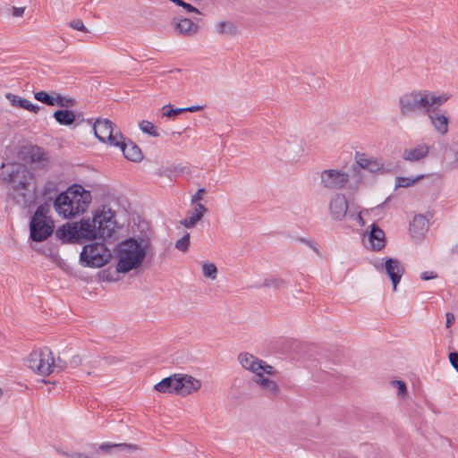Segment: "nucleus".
<instances>
[{
  "label": "nucleus",
  "instance_id": "obj_13",
  "mask_svg": "<svg viewBox=\"0 0 458 458\" xmlns=\"http://www.w3.org/2000/svg\"><path fill=\"white\" fill-rule=\"evenodd\" d=\"M441 106L442 105H435L427 114V116L434 130L441 135H445L448 132L449 118L445 114L439 112Z\"/></svg>",
  "mask_w": 458,
  "mask_h": 458
},
{
  "label": "nucleus",
  "instance_id": "obj_31",
  "mask_svg": "<svg viewBox=\"0 0 458 458\" xmlns=\"http://www.w3.org/2000/svg\"><path fill=\"white\" fill-rule=\"evenodd\" d=\"M55 93L56 92L48 94L46 91H38V92L34 93V98L36 100H38L45 105H47L50 106H55Z\"/></svg>",
  "mask_w": 458,
  "mask_h": 458
},
{
  "label": "nucleus",
  "instance_id": "obj_22",
  "mask_svg": "<svg viewBox=\"0 0 458 458\" xmlns=\"http://www.w3.org/2000/svg\"><path fill=\"white\" fill-rule=\"evenodd\" d=\"M114 147L120 148L124 157L130 161L139 162L143 157L140 148L131 141L125 142L123 137L122 138V143Z\"/></svg>",
  "mask_w": 458,
  "mask_h": 458
},
{
  "label": "nucleus",
  "instance_id": "obj_8",
  "mask_svg": "<svg viewBox=\"0 0 458 458\" xmlns=\"http://www.w3.org/2000/svg\"><path fill=\"white\" fill-rule=\"evenodd\" d=\"M48 212L49 206L47 204L40 205L31 218L30 224V238L35 242L46 240L54 231L53 222L47 216Z\"/></svg>",
  "mask_w": 458,
  "mask_h": 458
},
{
  "label": "nucleus",
  "instance_id": "obj_2",
  "mask_svg": "<svg viewBox=\"0 0 458 458\" xmlns=\"http://www.w3.org/2000/svg\"><path fill=\"white\" fill-rule=\"evenodd\" d=\"M90 202V191L84 190L81 185H72L56 197L54 208L59 216L72 218L83 213Z\"/></svg>",
  "mask_w": 458,
  "mask_h": 458
},
{
  "label": "nucleus",
  "instance_id": "obj_21",
  "mask_svg": "<svg viewBox=\"0 0 458 458\" xmlns=\"http://www.w3.org/2000/svg\"><path fill=\"white\" fill-rule=\"evenodd\" d=\"M428 220L423 215H417L410 225V232L414 239L420 240L428 232Z\"/></svg>",
  "mask_w": 458,
  "mask_h": 458
},
{
  "label": "nucleus",
  "instance_id": "obj_14",
  "mask_svg": "<svg viewBox=\"0 0 458 458\" xmlns=\"http://www.w3.org/2000/svg\"><path fill=\"white\" fill-rule=\"evenodd\" d=\"M329 211L332 218L342 221L348 214V202L344 194H335L329 202Z\"/></svg>",
  "mask_w": 458,
  "mask_h": 458
},
{
  "label": "nucleus",
  "instance_id": "obj_40",
  "mask_svg": "<svg viewBox=\"0 0 458 458\" xmlns=\"http://www.w3.org/2000/svg\"><path fill=\"white\" fill-rule=\"evenodd\" d=\"M437 276V273L433 271H425L420 274V278L424 281L434 279Z\"/></svg>",
  "mask_w": 458,
  "mask_h": 458
},
{
  "label": "nucleus",
  "instance_id": "obj_27",
  "mask_svg": "<svg viewBox=\"0 0 458 458\" xmlns=\"http://www.w3.org/2000/svg\"><path fill=\"white\" fill-rule=\"evenodd\" d=\"M98 449L106 454H112L114 450L137 451L139 449V447L136 445H131V444L104 443L98 446Z\"/></svg>",
  "mask_w": 458,
  "mask_h": 458
},
{
  "label": "nucleus",
  "instance_id": "obj_19",
  "mask_svg": "<svg viewBox=\"0 0 458 458\" xmlns=\"http://www.w3.org/2000/svg\"><path fill=\"white\" fill-rule=\"evenodd\" d=\"M266 373H260L253 377V382L256 383L268 397H275L279 393V386L274 381L266 377Z\"/></svg>",
  "mask_w": 458,
  "mask_h": 458
},
{
  "label": "nucleus",
  "instance_id": "obj_1",
  "mask_svg": "<svg viewBox=\"0 0 458 458\" xmlns=\"http://www.w3.org/2000/svg\"><path fill=\"white\" fill-rule=\"evenodd\" d=\"M451 98L448 93L438 94L428 89H414L403 94L398 99L400 115L406 119L427 115L435 105H444Z\"/></svg>",
  "mask_w": 458,
  "mask_h": 458
},
{
  "label": "nucleus",
  "instance_id": "obj_16",
  "mask_svg": "<svg viewBox=\"0 0 458 458\" xmlns=\"http://www.w3.org/2000/svg\"><path fill=\"white\" fill-rule=\"evenodd\" d=\"M429 148V146L426 143L417 144L415 146L404 148L402 154V157L407 162H420L428 156Z\"/></svg>",
  "mask_w": 458,
  "mask_h": 458
},
{
  "label": "nucleus",
  "instance_id": "obj_36",
  "mask_svg": "<svg viewBox=\"0 0 458 458\" xmlns=\"http://www.w3.org/2000/svg\"><path fill=\"white\" fill-rule=\"evenodd\" d=\"M189 246H190V233H185L182 238H180L175 242V248L183 253L188 251Z\"/></svg>",
  "mask_w": 458,
  "mask_h": 458
},
{
  "label": "nucleus",
  "instance_id": "obj_20",
  "mask_svg": "<svg viewBox=\"0 0 458 458\" xmlns=\"http://www.w3.org/2000/svg\"><path fill=\"white\" fill-rule=\"evenodd\" d=\"M200 189H198L192 198V201L195 203V208L189 212V215L184 219L181 220L180 223L186 228L194 226L200 220Z\"/></svg>",
  "mask_w": 458,
  "mask_h": 458
},
{
  "label": "nucleus",
  "instance_id": "obj_15",
  "mask_svg": "<svg viewBox=\"0 0 458 458\" xmlns=\"http://www.w3.org/2000/svg\"><path fill=\"white\" fill-rule=\"evenodd\" d=\"M355 161L360 168L367 170L371 174H376L382 171L385 165L382 159L374 157H369L364 153H356Z\"/></svg>",
  "mask_w": 458,
  "mask_h": 458
},
{
  "label": "nucleus",
  "instance_id": "obj_30",
  "mask_svg": "<svg viewBox=\"0 0 458 458\" xmlns=\"http://www.w3.org/2000/svg\"><path fill=\"white\" fill-rule=\"evenodd\" d=\"M216 31L219 34L233 36L236 34L237 27L232 21H220L216 25Z\"/></svg>",
  "mask_w": 458,
  "mask_h": 458
},
{
  "label": "nucleus",
  "instance_id": "obj_35",
  "mask_svg": "<svg viewBox=\"0 0 458 458\" xmlns=\"http://www.w3.org/2000/svg\"><path fill=\"white\" fill-rule=\"evenodd\" d=\"M423 178V175H419L415 178L410 177H397L396 178V187L407 188L413 185L416 182Z\"/></svg>",
  "mask_w": 458,
  "mask_h": 458
},
{
  "label": "nucleus",
  "instance_id": "obj_17",
  "mask_svg": "<svg viewBox=\"0 0 458 458\" xmlns=\"http://www.w3.org/2000/svg\"><path fill=\"white\" fill-rule=\"evenodd\" d=\"M384 269L392 281L394 290H396V286L404 273L402 263L396 259L387 258L385 260Z\"/></svg>",
  "mask_w": 458,
  "mask_h": 458
},
{
  "label": "nucleus",
  "instance_id": "obj_39",
  "mask_svg": "<svg viewBox=\"0 0 458 458\" xmlns=\"http://www.w3.org/2000/svg\"><path fill=\"white\" fill-rule=\"evenodd\" d=\"M449 360L454 369L458 372V352H452L449 353Z\"/></svg>",
  "mask_w": 458,
  "mask_h": 458
},
{
  "label": "nucleus",
  "instance_id": "obj_25",
  "mask_svg": "<svg viewBox=\"0 0 458 458\" xmlns=\"http://www.w3.org/2000/svg\"><path fill=\"white\" fill-rule=\"evenodd\" d=\"M54 118L61 125H72L76 120V114L72 110L62 109L54 113Z\"/></svg>",
  "mask_w": 458,
  "mask_h": 458
},
{
  "label": "nucleus",
  "instance_id": "obj_43",
  "mask_svg": "<svg viewBox=\"0 0 458 458\" xmlns=\"http://www.w3.org/2000/svg\"><path fill=\"white\" fill-rule=\"evenodd\" d=\"M446 321H445V327L447 328L451 327L452 325L454 323L455 317L453 313L447 312L445 314Z\"/></svg>",
  "mask_w": 458,
  "mask_h": 458
},
{
  "label": "nucleus",
  "instance_id": "obj_32",
  "mask_svg": "<svg viewBox=\"0 0 458 458\" xmlns=\"http://www.w3.org/2000/svg\"><path fill=\"white\" fill-rule=\"evenodd\" d=\"M76 105V100L72 98L63 96L60 93H55V106L62 108L73 107Z\"/></svg>",
  "mask_w": 458,
  "mask_h": 458
},
{
  "label": "nucleus",
  "instance_id": "obj_47",
  "mask_svg": "<svg viewBox=\"0 0 458 458\" xmlns=\"http://www.w3.org/2000/svg\"><path fill=\"white\" fill-rule=\"evenodd\" d=\"M3 396V390L0 388V399L2 398Z\"/></svg>",
  "mask_w": 458,
  "mask_h": 458
},
{
  "label": "nucleus",
  "instance_id": "obj_24",
  "mask_svg": "<svg viewBox=\"0 0 458 458\" xmlns=\"http://www.w3.org/2000/svg\"><path fill=\"white\" fill-rule=\"evenodd\" d=\"M5 98L10 101L11 105L14 107H20L34 114H38L41 107L38 105L31 103L30 100L23 98L13 93H7Z\"/></svg>",
  "mask_w": 458,
  "mask_h": 458
},
{
  "label": "nucleus",
  "instance_id": "obj_48",
  "mask_svg": "<svg viewBox=\"0 0 458 458\" xmlns=\"http://www.w3.org/2000/svg\"><path fill=\"white\" fill-rule=\"evenodd\" d=\"M201 192H202V195H204V194H205L206 191H205V189H204V188H202Z\"/></svg>",
  "mask_w": 458,
  "mask_h": 458
},
{
  "label": "nucleus",
  "instance_id": "obj_12",
  "mask_svg": "<svg viewBox=\"0 0 458 458\" xmlns=\"http://www.w3.org/2000/svg\"><path fill=\"white\" fill-rule=\"evenodd\" d=\"M349 182V174L337 169H326L320 174L322 187L327 190L343 189Z\"/></svg>",
  "mask_w": 458,
  "mask_h": 458
},
{
  "label": "nucleus",
  "instance_id": "obj_11",
  "mask_svg": "<svg viewBox=\"0 0 458 458\" xmlns=\"http://www.w3.org/2000/svg\"><path fill=\"white\" fill-rule=\"evenodd\" d=\"M238 360L243 369L250 370L254 376H258L260 373H266L267 376H269L275 372L272 366L249 352L240 353Z\"/></svg>",
  "mask_w": 458,
  "mask_h": 458
},
{
  "label": "nucleus",
  "instance_id": "obj_45",
  "mask_svg": "<svg viewBox=\"0 0 458 458\" xmlns=\"http://www.w3.org/2000/svg\"><path fill=\"white\" fill-rule=\"evenodd\" d=\"M71 362L76 367L81 363V359L79 356H74Z\"/></svg>",
  "mask_w": 458,
  "mask_h": 458
},
{
  "label": "nucleus",
  "instance_id": "obj_33",
  "mask_svg": "<svg viewBox=\"0 0 458 458\" xmlns=\"http://www.w3.org/2000/svg\"><path fill=\"white\" fill-rule=\"evenodd\" d=\"M202 275L211 280H216L218 275V270L214 263L206 261L202 263Z\"/></svg>",
  "mask_w": 458,
  "mask_h": 458
},
{
  "label": "nucleus",
  "instance_id": "obj_5",
  "mask_svg": "<svg viewBox=\"0 0 458 458\" xmlns=\"http://www.w3.org/2000/svg\"><path fill=\"white\" fill-rule=\"evenodd\" d=\"M13 184V196L17 204L28 208L36 200V187L30 173L24 167H20L10 174Z\"/></svg>",
  "mask_w": 458,
  "mask_h": 458
},
{
  "label": "nucleus",
  "instance_id": "obj_34",
  "mask_svg": "<svg viewBox=\"0 0 458 458\" xmlns=\"http://www.w3.org/2000/svg\"><path fill=\"white\" fill-rule=\"evenodd\" d=\"M140 129L144 132L153 137H157L159 134L155 125L148 121H141L139 123Z\"/></svg>",
  "mask_w": 458,
  "mask_h": 458
},
{
  "label": "nucleus",
  "instance_id": "obj_9",
  "mask_svg": "<svg viewBox=\"0 0 458 458\" xmlns=\"http://www.w3.org/2000/svg\"><path fill=\"white\" fill-rule=\"evenodd\" d=\"M110 250L102 242H94L83 247L81 253V261L91 267H101L111 259Z\"/></svg>",
  "mask_w": 458,
  "mask_h": 458
},
{
  "label": "nucleus",
  "instance_id": "obj_4",
  "mask_svg": "<svg viewBox=\"0 0 458 458\" xmlns=\"http://www.w3.org/2000/svg\"><path fill=\"white\" fill-rule=\"evenodd\" d=\"M75 225L77 239L94 240L110 237L115 228L114 212L110 208H104L95 214L92 220H81L80 224H75Z\"/></svg>",
  "mask_w": 458,
  "mask_h": 458
},
{
  "label": "nucleus",
  "instance_id": "obj_7",
  "mask_svg": "<svg viewBox=\"0 0 458 458\" xmlns=\"http://www.w3.org/2000/svg\"><path fill=\"white\" fill-rule=\"evenodd\" d=\"M26 366L39 376H48L55 371L63 370L65 366L61 360H55L53 352L47 347L33 351L26 359Z\"/></svg>",
  "mask_w": 458,
  "mask_h": 458
},
{
  "label": "nucleus",
  "instance_id": "obj_26",
  "mask_svg": "<svg viewBox=\"0 0 458 458\" xmlns=\"http://www.w3.org/2000/svg\"><path fill=\"white\" fill-rule=\"evenodd\" d=\"M76 233L77 231L75 224L73 225L66 224L56 230L55 236L63 242H66L77 239Z\"/></svg>",
  "mask_w": 458,
  "mask_h": 458
},
{
  "label": "nucleus",
  "instance_id": "obj_3",
  "mask_svg": "<svg viewBox=\"0 0 458 458\" xmlns=\"http://www.w3.org/2000/svg\"><path fill=\"white\" fill-rule=\"evenodd\" d=\"M149 246L150 242L148 238H130L121 242L116 254L118 259L116 271L128 273L140 267Z\"/></svg>",
  "mask_w": 458,
  "mask_h": 458
},
{
  "label": "nucleus",
  "instance_id": "obj_38",
  "mask_svg": "<svg viewBox=\"0 0 458 458\" xmlns=\"http://www.w3.org/2000/svg\"><path fill=\"white\" fill-rule=\"evenodd\" d=\"M393 384L397 386L398 395L403 396L406 394L407 388H406V385L403 381L395 380V381H393Z\"/></svg>",
  "mask_w": 458,
  "mask_h": 458
},
{
  "label": "nucleus",
  "instance_id": "obj_29",
  "mask_svg": "<svg viewBox=\"0 0 458 458\" xmlns=\"http://www.w3.org/2000/svg\"><path fill=\"white\" fill-rule=\"evenodd\" d=\"M200 110V106H193L191 107H185V108H173L171 105L164 106L162 108L163 114L166 117H172L174 115L180 114L183 112H195Z\"/></svg>",
  "mask_w": 458,
  "mask_h": 458
},
{
  "label": "nucleus",
  "instance_id": "obj_46",
  "mask_svg": "<svg viewBox=\"0 0 458 458\" xmlns=\"http://www.w3.org/2000/svg\"><path fill=\"white\" fill-rule=\"evenodd\" d=\"M201 209H202V216L204 215V213L207 211V209L205 208V207L202 205L201 207Z\"/></svg>",
  "mask_w": 458,
  "mask_h": 458
},
{
  "label": "nucleus",
  "instance_id": "obj_10",
  "mask_svg": "<svg viewBox=\"0 0 458 458\" xmlns=\"http://www.w3.org/2000/svg\"><path fill=\"white\" fill-rule=\"evenodd\" d=\"M95 136L104 143L110 146L122 143L123 134L115 124L107 118H98L93 124Z\"/></svg>",
  "mask_w": 458,
  "mask_h": 458
},
{
  "label": "nucleus",
  "instance_id": "obj_18",
  "mask_svg": "<svg viewBox=\"0 0 458 458\" xmlns=\"http://www.w3.org/2000/svg\"><path fill=\"white\" fill-rule=\"evenodd\" d=\"M171 25L175 32L187 37L196 34L199 30L198 24L188 18L175 17L172 20Z\"/></svg>",
  "mask_w": 458,
  "mask_h": 458
},
{
  "label": "nucleus",
  "instance_id": "obj_37",
  "mask_svg": "<svg viewBox=\"0 0 458 458\" xmlns=\"http://www.w3.org/2000/svg\"><path fill=\"white\" fill-rule=\"evenodd\" d=\"M70 27L76 30H81L84 32L88 31L87 28L84 26L83 21L80 19L71 21Z\"/></svg>",
  "mask_w": 458,
  "mask_h": 458
},
{
  "label": "nucleus",
  "instance_id": "obj_42",
  "mask_svg": "<svg viewBox=\"0 0 458 458\" xmlns=\"http://www.w3.org/2000/svg\"><path fill=\"white\" fill-rule=\"evenodd\" d=\"M349 216L352 219H354L355 221L358 222V224L360 225V226H364L365 225V222L360 215V213H352L350 212L349 213Z\"/></svg>",
  "mask_w": 458,
  "mask_h": 458
},
{
  "label": "nucleus",
  "instance_id": "obj_41",
  "mask_svg": "<svg viewBox=\"0 0 458 458\" xmlns=\"http://www.w3.org/2000/svg\"><path fill=\"white\" fill-rule=\"evenodd\" d=\"M25 12V7H15L12 8V15L13 17L19 18L22 17Z\"/></svg>",
  "mask_w": 458,
  "mask_h": 458
},
{
  "label": "nucleus",
  "instance_id": "obj_23",
  "mask_svg": "<svg viewBox=\"0 0 458 458\" xmlns=\"http://www.w3.org/2000/svg\"><path fill=\"white\" fill-rule=\"evenodd\" d=\"M370 227L371 230L368 236L370 247L373 250L379 251L386 246L385 233L376 224H372Z\"/></svg>",
  "mask_w": 458,
  "mask_h": 458
},
{
  "label": "nucleus",
  "instance_id": "obj_6",
  "mask_svg": "<svg viewBox=\"0 0 458 458\" xmlns=\"http://www.w3.org/2000/svg\"><path fill=\"white\" fill-rule=\"evenodd\" d=\"M200 386L199 381L187 374H174L155 385L159 393L186 396L196 392Z\"/></svg>",
  "mask_w": 458,
  "mask_h": 458
},
{
  "label": "nucleus",
  "instance_id": "obj_44",
  "mask_svg": "<svg viewBox=\"0 0 458 458\" xmlns=\"http://www.w3.org/2000/svg\"><path fill=\"white\" fill-rule=\"evenodd\" d=\"M43 155V153L40 152V149L38 148L36 152H34L31 156L32 157V160L35 161L36 159L38 160H41V156Z\"/></svg>",
  "mask_w": 458,
  "mask_h": 458
},
{
  "label": "nucleus",
  "instance_id": "obj_28",
  "mask_svg": "<svg viewBox=\"0 0 458 458\" xmlns=\"http://www.w3.org/2000/svg\"><path fill=\"white\" fill-rule=\"evenodd\" d=\"M287 285H288V284L284 279H283L281 277L270 276L264 279V281L260 286L271 288V289H275V290H280V289H284V288L287 287Z\"/></svg>",
  "mask_w": 458,
  "mask_h": 458
}]
</instances>
